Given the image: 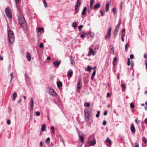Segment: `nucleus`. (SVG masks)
I'll use <instances>...</instances> for the list:
<instances>
[{
    "label": "nucleus",
    "mask_w": 147,
    "mask_h": 147,
    "mask_svg": "<svg viewBox=\"0 0 147 147\" xmlns=\"http://www.w3.org/2000/svg\"><path fill=\"white\" fill-rule=\"evenodd\" d=\"M19 21L20 24L22 28L26 30L27 28V25L24 16L21 15L19 17Z\"/></svg>",
    "instance_id": "obj_1"
},
{
    "label": "nucleus",
    "mask_w": 147,
    "mask_h": 147,
    "mask_svg": "<svg viewBox=\"0 0 147 147\" xmlns=\"http://www.w3.org/2000/svg\"><path fill=\"white\" fill-rule=\"evenodd\" d=\"M8 40L9 42L13 43L14 42V35L13 32L10 30L8 31Z\"/></svg>",
    "instance_id": "obj_2"
},
{
    "label": "nucleus",
    "mask_w": 147,
    "mask_h": 147,
    "mask_svg": "<svg viewBox=\"0 0 147 147\" xmlns=\"http://www.w3.org/2000/svg\"><path fill=\"white\" fill-rule=\"evenodd\" d=\"M78 135L79 139L80 140L79 146L81 147L82 145V143L83 142L84 139V136L82 133H80V131L78 130Z\"/></svg>",
    "instance_id": "obj_3"
},
{
    "label": "nucleus",
    "mask_w": 147,
    "mask_h": 147,
    "mask_svg": "<svg viewBox=\"0 0 147 147\" xmlns=\"http://www.w3.org/2000/svg\"><path fill=\"white\" fill-rule=\"evenodd\" d=\"M85 117L86 120L88 121L90 120V117L91 115V113L89 112L88 110L84 111Z\"/></svg>",
    "instance_id": "obj_4"
},
{
    "label": "nucleus",
    "mask_w": 147,
    "mask_h": 147,
    "mask_svg": "<svg viewBox=\"0 0 147 147\" xmlns=\"http://www.w3.org/2000/svg\"><path fill=\"white\" fill-rule=\"evenodd\" d=\"M48 89H49V92L50 94L54 96H56L57 95V93L53 88H49Z\"/></svg>",
    "instance_id": "obj_5"
},
{
    "label": "nucleus",
    "mask_w": 147,
    "mask_h": 147,
    "mask_svg": "<svg viewBox=\"0 0 147 147\" xmlns=\"http://www.w3.org/2000/svg\"><path fill=\"white\" fill-rule=\"evenodd\" d=\"M5 13L6 15L9 18H11L12 17L11 11L9 8H7L5 9Z\"/></svg>",
    "instance_id": "obj_6"
},
{
    "label": "nucleus",
    "mask_w": 147,
    "mask_h": 147,
    "mask_svg": "<svg viewBox=\"0 0 147 147\" xmlns=\"http://www.w3.org/2000/svg\"><path fill=\"white\" fill-rule=\"evenodd\" d=\"M81 0H77L76 4L75 6V9L76 12L77 13H78V7L80 6L81 4Z\"/></svg>",
    "instance_id": "obj_7"
},
{
    "label": "nucleus",
    "mask_w": 147,
    "mask_h": 147,
    "mask_svg": "<svg viewBox=\"0 0 147 147\" xmlns=\"http://www.w3.org/2000/svg\"><path fill=\"white\" fill-rule=\"evenodd\" d=\"M111 30L112 28L111 27H110L107 32V34L105 36V38H109L111 36Z\"/></svg>",
    "instance_id": "obj_8"
},
{
    "label": "nucleus",
    "mask_w": 147,
    "mask_h": 147,
    "mask_svg": "<svg viewBox=\"0 0 147 147\" xmlns=\"http://www.w3.org/2000/svg\"><path fill=\"white\" fill-rule=\"evenodd\" d=\"M96 140L95 139L92 140L88 142V144L90 146H93L95 145L96 144Z\"/></svg>",
    "instance_id": "obj_9"
},
{
    "label": "nucleus",
    "mask_w": 147,
    "mask_h": 147,
    "mask_svg": "<svg viewBox=\"0 0 147 147\" xmlns=\"http://www.w3.org/2000/svg\"><path fill=\"white\" fill-rule=\"evenodd\" d=\"M82 86V82L80 80H79L78 81L77 84V89L78 91L79 92L80 91L78 90V89H80Z\"/></svg>",
    "instance_id": "obj_10"
},
{
    "label": "nucleus",
    "mask_w": 147,
    "mask_h": 147,
    "mask_svg": "<svg viewBox=\"0 0 147 147\" xmlns=\"http://www.w3.org/2000/svg\"><path fill=\"white\" fill-rule=\"evenodd\" d=\"M34 100L33 99L32 97L31 98V105H30V110L32 111L33 110V107L34 106Z\"/></svg>",
    "instance_id": "obj_11"
},
{
    "label": "nucleus",
    "mask_w": 147,
    "mask_h": 147,
    "mask_svg": "<svg viewBox=\"0 0 147 147\" xmlns=\"http://www.w3.org/2000/svg\"><path fill=\"white\" fill-rule=\"evenodd\" d=\"M89 50L90 53L88 54L90 56V53H91L92 55H95V52L93 50V49L91 47H90Z\"/></svg>",
    "instance_id": "obj_12"
},
{
    "label": "nucleus",
    "mask_w": 147,
    "mask_h": 147,
    "mask_svg": "<svg viewBox=\"0 0 147 147\" xmlns=\"http://www.w3.org/2000/svg\"><path fill=\"white\" fill-rule=\"evenodd\" d=\"M131 129L133 133H135L136 131L135 128L134 127V125L132 124L131 125Z\"/></svg>",
    "instance_id": "obj_13"
},
{
    "label": "nucleus",
    "mask_w": 147,
    "mask_h": 147,
    "mask_svg": "<svg viewBox=\"0 0 147 147\" xmlns=\"http://www.w3.org/2000/svg\"><path fill=\"white\" fill-rule=\"evenodd\" d=\"M26 57L27 58L29 61H30L31 60V56L27 52Z\"/></svg>",
    "instance_id": "obj_14"
},
{
    "label": "nucleus",
    "mask_w": 147,
    "mask_h": 147,
    "mask_svg": "<svg viewBox=\"0 0 147 147\" xmlns=\"http://www.w3.org/2000/svg\"><path fill=\"white\" fill-rule=\"evenodd\" d=\"M44 28H38V35H40L42 33L41 31L43 32Z\"/></svg>",
    "instance_id": "obj_15"
},
{
    "label": "nucleus",
    "mask_w": 147,
    "mask_h": 147,
    "mask_svg": "<svg viewBox=\"0 0 147 147\" xmlns=\"http://www.w3.org/2000/svg\"><path fill=\"white\" fill-rule=\"evenodd\" d=\"M73 71L71 69H69V70L67 76H68L71 77L72 76Z\"/></svg>",
    "instance_id": "obj_16"
},
{
    "label": "nucleus",
    "mask_w": 147,
    "mask_h": 147,
    "mask_svg": "<svg viewBox=\"0 0 147 147\" xmlns=\"http://www.w3.org/2000/svg\"><path fill=\"white\" fill-rule=\"evenodd\" d=\"M57 84L59 88H60V87H62V82L60 81H58L57 82Z\"/></svg>",
    "instance_id": "obj_17"
},
{
    "label": "nucleus",
    "mask_w": 147,
    "mask_h": 147,
    "mask_svg": "<svg viewBox=\"0 0 147 147\" xmlns=\"http://www.w3.org/2000/svg\"><path fill=\"white\" fill-rule=\"evenodd\" d=\"M87 10V7H85L83 9L82 12V15H84L86 13Z\"/></svg>",
    "instance_id": "obj_18"
},
{
    "label": "nucleus",
    "mask_w": 147,
    "mask_h": 147,
    "mask_svg": "<svg viewBox=\"0 0 147 147\" xmlns=\"http://www.w3.org/2000/svg\"><path fill=\"white\" fill-rule=\"evenodd\" d=\"M100 6V4L99 3H98L95 4L94 5V8L97 9L99 8Z\"/></svg>",
    "instance_id": "obj_19"
},
{
    "label": "nucleus",
    "mask_w": 147,
    "mask_h": 147,
    "mask_svg": "<svg viewBox=\"0 0 147 147\" xmlns=\"http://www.w3.org/2000/svg\"><path fill=\"white\" fill-rule=\"evenodd\" d=\"M109 2L107 3L106 5V10L108 12L109 10Z\"/></svg>",
    "instance_id": "obj_20"
},
{
    "label": "nucleus",
    "mask_w": 147,
    "mask_h": 147,
    "mask_svg": "<svg viewBox=\"0 0 147 147\" xmlns=\"http://www.w3.org/2000/svg\"><path fill=\"white\" fill-rule=\"evenodd\" d=\"M61 62L60 61L59 62L55 61L54 62V65L55 66H58L60 64Z\"/></svg>",
    "instance_id": "obj_21"
},
{
    "label": "nucleus",
    "mask_w": 147,
    "mask_h": 147,
    "mask_svg": "<svg viewBox=\"0 0 147 147\" xmlns=\"http://www.w3.org/2000/svg\"><path fill=\"white\" fill-rule=\"evenodd\" d=\"M17 96V94L16 92H14L13 94V98L12 100H14L16 99V98Z\"/></svg>",
    "instance_id": "obj_22"
},
{
    "label": "nucleus",
    "mask_w": 147,
    "mask_h": 147,
    "mask_svg": "<svg viewBox=\"0 0 147 147\" xmlns=\"http://www.w3.org/2000/svg\"><path fill=\"white\" fill-rule=\"evenodd\" d=\"M96 71L95 70H94L93 73H92V76L91 77V79L93 80L94 79V77L95 75Z\"/></svg>",
    "instance_id": "obj_23"
},
{
    "label": "nucleus",
    "mask_w": 147,
    "mask_h": 147,
    "mask_svg": "<svg viewBox=\"0 0 147 147\" xmlns=\"http://www.w3.org/2000/svg\"><path fill=\"white\" fill-rule=\"evenodd\" d=\"M117 58L116 57H115L113 59V64L114 65H115L117 64Z\"/></svg>",
    "instance_id": "obj_24"
},
{
    "label": "nucleus",
    "mask_w": 147,
    "mask_h": 147,
    "mask_svg": "<svg viewBox=\"0 0 147 147\" xmlns=\"http://www.w3.org/2000/svg\"><path fill=\"white\" fill-rule=\"evenodd\" d=\"M46 129V127L45 125L44 124L42 125L41 126V131H45Z\"/></svg>",
    "instance_id": "obj_25"
},
{
    "label": "nucleus",
    "mask_w": 147,
    "mask_h": 147,
    "mask_svg": "<svg viewBox=\"0 0 147 147\" xmlns=\"http://www.w3.org/2000/svg\"><path fill=\"white\" fill-rule=\"evenodd\" d=\"M142 140L144 142V143L146 144V145H147V140L146 139L145 137H143L142 138Z\"/></svg>",
    "instance_id": "obj_26"
},
{
    "label": "nucleus",
    "mask_w": 147,
    "mask_h": 147,
    "mask_svg": "<svg viewBox=\"0 0 147 147\" xmlns=\"http://www.w3.org/2000/svg\"><path fill=\"white\" fill-rule=\"evenodd\" d=\"M121 87H122V90L123 91H125V89H126V86L124 84H121Z\"/></svg>",
    "instance_id": "obj_27"
},
{
    "label": "nucleus",
    "mask_w": 147,
    "mask_h": 147,
    "mask_svg": "<svg viewBox=\"0 0 147 147\" xmlns=\"http://www.w3.org/2000/svg\"><path fill=\"white\" fill-rule=\"evenodd\" d=\"M51 129L52 130V131H51V132L52 134H53L55 133V131H54V127L53 126H51Z\"/></svg>",
    "instance_id": "obj_28"
},
{
    "label": "nucleus",
    "mask_w": 147,
    "mask_h": 147,
    "mask_svg": "<svg viewBox=\"0 0 147 147\" xmlns=\"http://www.w3.org/2000/svg\"><path fill=\"white\" fill-rule=\"evenodd\" d=\"M106 141L107 142L109 143L110 144H111V140L109 139V138H107L106 140Z\"/></svg>",
    "instance_id": "obj_29"
},
{
    "label": "nucleus",
    "mask_w": 147,
    "mask_h": 147,
    "mask_svg": "<svg viewBox=\"0 0 147 147\" xmlns=\"http://www.w3.org/2000/svg\"><path fill=\"white\" fill-rule=\"evenodd\" d=\"M94 1V0H90V7L91 8L93 4V3Z\"/></svg>",
    "instance_id": "obj_30"
},
{
    "label": "nucleus",
    "mask_w": 147,
    "mask_h": 147,
    "mask_svg": "<svg viewBox=\"0 0 147 147\" xmlns=\"http://www.w3.org/2000/svg\"><path fill=\"white\" fill-rule=\"evenodd\" d=\"M84 105L87 107H89L90 106V104L89 102H86L84 103Z\"/></svg>",
    "instance_id": "obj_31"
},
{
    "label": "nucleus",
    "mask_w": 147,
    "mask_h": 147,
    "mask_svg": "<svg viewBox=\"0 0 147 147\" xmlns=\"http://www.w3.org/2000/svg\"><path fill=\"white\" fill-rule=\"evenodd\" d=\"M43 2L44 4V7L46 8L47 7V3L46 2L45 0H43Z\"/></svg>",
    "instance_id": "obj_32"
},
{
    "label": "nucleus",
    "mask_w": 147,
    "mask_h": 147,
    "mask_svg": "<svg viewBox=\"0 0 147 147\" xmlns=\"http://www.w3.org/2000/svg\"><path fill=\"white\" fill-rule=\"evenodd\" d=\"M50 138H47L45 141V143H50Z\"/></svg>",
    "instance_id": "obj_33"
},
{
    "label": "nucleus",
    "mask_w": 147,
    "mask_h": 147,
    "mask_svg": "<svg viewBox=\"0 0 147 147\" xmlns=\"http://www.w3.org/2000/svg\"><path fill=\"white\" fill-rule=\"evenodd\" d=\"M76 23L75 22H73L72 24V26L75 27L76 26Z\"/></svg>",
    "instance_id": "obj_34"
},
{
    "label": "nucleus",
    "mask_w": 147,
    "mask_h": 147,
    "mask_svg": "<svg viewBox=\"0 0 147 147\" xmlns=\"http://www.w3.org/2000/svg\"><path fill=\"white\" fill-rule=\"evenodd\" d=\"M83 27V26L82 25H80L78 27V29H79V31H81V30H82L81 28Z\"/></svg>",
    "instance_id": "obj_35"
},
{
    "label": "nucleus",
    "mask_w": 147,
    "mask_h": 147,
    "mask_svg": "<svg viewBox=\"0 0 147 147\" xmlns=\"http://www.w3.org/2000/svg\"><path fill=\"white\" fill-rule=\"evenodd\" d=\"M118 32L117 31H115L114 34V36L115 37H116V36L117 34H118Z\"/></svg>",
    "instance_id": "obj_36"
},
{
    "label": "nucleus",
    "mask_w": 147,
    "mask_h": 147,
    "mask_svg": "<svg viewBox=\"0 0 147 147\" xmlns=\"http://www.w3.org/2000/svg\"><path fill=\"white\" fill-rule=\"evenodd\" d=\"M112 11L113 12L114 14L116 13V9L115 7L113 8L112 9Z\"/></svg>",
    "instance_id": "obj_37"
},
{
    "label": "nucleus",
    "mask_w": 147,
    "mask_h": 147,
    "mask_svg": "<svg viewBox=\"0 0 147 147\" xmlns=\"http://www.w3.org/2000/svg\"><path fill=\"white\" fill-rule=\"evenodd\" d=\"M10 76L11 77V78L10 80V83L11 82L12 79H13V73H11L10 74Z\"/></svg>",
    "instance_id": "obj_38"
},
{
    "label": "nucleus",
    "mask_w": 147,
    "mask_h": 147,
    "mask_svg": "<svg viewBox=\"0 0 147 147\" xmlns=\"http://www.w3.org/2000/svg\"><path fill=\"white\" fill-rule=\"evenodd\" d=\"M70 60L71 61V64L72 65L74 64L75 63V61L72 59H71Z\"/></svg>",
    "instance_id": "obj_39"
},
{
    "label": "nucleus",
    "mask_w": 147,
    "mask_h": 147,
    "mask_svg": "<svg viewBox=\"0 0 147 147\" xmlns=\"http://www.w3.org/2000/svg\"><path fill=\"white\" fill-rule=\"evenodd\" d=\"M87 71H90L91 70V69H92V68L90 67V66H89L87 68Z\"/></svg>",
    "instance_id": "obj_40"
},
{
    "label": "nucleus",
    "mask_w": 147,
    "mask_h": 147,
    "mask_svg": "<svg viewBox=\"0 0 147 147\" xmlns=\"http://www.w3.org/2000/svg\"><path fill=\"white\" fill-rule=\"evenodd\" d=\"M130 65V61L129 58H128L127 59V65L128 66Z\"/></svg>",
    "instance_id": "obj_41"
},
{
    "label": "nucleus",
    "mask_w": 147,
    "mask_h": 147,
    "mask_svg": "<svg viewBox=\"0 0 147 147\" xmlns=\"http://www.w3.org/2000/svg\"><path fill=\"white\" fill-rule=\"evenodd\" d=\"M36 114L37 116H39L40 115V113L38 111H36Z\"/></svg>",
    "instance_id": "obj_42"
},
{
    "label": "nucleus",
    "mask_w": 147,
    "mask_h": 147,
    "mask_svg": "<svg viewBox=\"0 0 147 147\" xmlns=\"http://www.w3.org/2000/svg\"><path fill=\"white\" fill-rule=\"evenodd\" d=\"M130 107L132 108L133 109L134 108V105L132 103H131L130 104Z\"/></svg>",
    "instance_id": "obj_43"
},
{
    "label": "nucleus",
    "mask_w": 147,
    "mask_h": 147,
    "mask_svg": "<svg viewBox=\"0 0 147 147\" xmlns=\"http://www.w3.org/2000/svg\"><path fill=\"white\" fill-rule=\"evenodd\" d=\"M121 25V22H120L119 23V24L116 26V27L119 29V28L120 27V25Z\"/></svg>",
    "instance_id": "obj_44"
},
{
    "label": "nucleus",
    "mask_w": 147,
    "mask_h": 147,
    "mask_svg": "<svg viewBox=\"0 0 147 147\" xmlns=\"http://www.w3.org/2000/svg\"><path fill=\"white\" fill-rule=\"evenodd\" d=\"M44 45L43 43H41L39 45V47L40 48H42L43 47Z\"/></svg>",
    "instance_id": "obj_45"
},
{
    "label": "nucleus",
    "mask_w": 147,
    "mask_h": 147,
    "mask_svg": "<svg viewBox=\"0 0 147 147\" xmlns=\"http://www.w3.org/2000/svg\"><path fill=\"white\" fill-rule=\"evenodd\" d=\"M20 0H15L16 3V4H18L19 3Z\"/></svg>",
    "instance_id": "obj_46"
},
{
    "label": "nucleus",
    "mask_w": 147,
    "mask_h": 147,
    "mask_svg": "<svg viewBox=\"0 0 147 147\" xmlns=\"http://www.w3.org/2000/svg\"><path fill=\"white\" fill-rule=\"evenodd\" d=\"M85 36V34L84 33H83L82 34L81 36V38H82L83 37H84Z\"/></svg>",
    "instance_id": "obj_47"
},
{
    "label": "nucleus",
    "mask_w": 147,
    "mask_h": 147,
    "mask_svg": "<svg viewBox=\"0 0 147 147\" xmlns=\"http://www.w3.org/2000/svg\"><path fill=\"white\" fill-rule=\"evenodd\" d=\"M7 124L8 125H9L11 123V122L8 119L7 121Z\"/></svg>",
    "instance_id": "obj_48"
},
{
    "label": "nucleus",
    "mask_w": 147,
    "mask_h": 147,
    "mask_svg": "<svg viewBox=\"0 0 147 147\" xmlns=\"http://www.w3.org/2000/svg\"><path fill=\"white\" fill-rule=\"evenodd\" d=\"M134 146L135 147H139L137 143H134Z\"/></svg>",
    "instance_id": "obj_49"
},
{
    "label": "nucleus",
    "mask_w": 147,
    "mask_h": 147,
    "mask_svg": "<svg viewBox=\"0 0 147 147\" xmlns=\"http://www.w3.org/2000/svg\"><path fill=\"white\" fill-rule=\"evenodd\" d=\"M114 48L113 47L111 49V51L112 52L113 54H114Z\"/></svg>",
    "instance_id": "obj_50"
},
{
    "label": "nucleus",
    "mask_w": 147,
    "mask_h": 147,
    "mask_svg": "<svg viewBox=\"0 0 147 147\" xmlns=\"http://www.w3.org/2000/svg\"><path fill=\"white\" fill-rule=\"evenodd\" d=\"M102 124L104 125H105L106 124V121L105 120L104 121Z\"/></svg>",
    "instance_id": "obj_51"
},
{
    "label": "nucleus",
    "mask_w": 147,
    "mask_h": 147,
    "mask_svg": "<svg viewBox=\"0 0 147 147\" xmlns=\"http://www.w3.org/2000/svg\"><path fill=\"white\" fill-rule=\"evenodd\" d=\"M134 58V55H130V58L131 59H133Z\"/></svg>",
    "instance_id": "obj_52"
},
{
    "label": "nucleus",
    "mask_w": 147,
    "mask_h": 147,
    "mask_svg": "<svg viewBox=\"0 0 147 147\" xmlns=\"http://www.w3.org/2000/svg\"><path fill=\"white\" fill-rule=\"evenodd\" d=\"M107 111H105L104 113V115L105 116L107 115Z\"/></svg>",
    "instance_id": "obj_53"
},
{
    "label": "nucleus",
    "mask_w": 147,
    "mask_h": 147,
    "mask_svg": "<svg viewBox=\"0 0 147 147\" xmlns=\"http://www.w3.org/2000/svg\"><path fill=\"white\" fill-rule=\"evenodd\" d=\"M123 2H121V9H122V7H123L122 5H123Z\"/></svg>",
    "instance_id": "obj_54"
},
{
    "label": "nucleus",
    "mask_w": 147,
    "mask_h": 147,
    "mask_svg": "<svg viewBox=\"0 0 147 147\" xmlns=\"http://www.w3.org/2000/svg\"><path fill=\"white\" fill-rule=\"evenodd\" d=\"M105 13V12H103L102 11L101 12V15L102 16H104Z\"/></svg>",
    "instance_id": "obj_55"
},
{
    "label": "nucleus",
    "mask_w": 147,
    "mask_h": 147,
    "mask_svg": "<svg viewBox=\"0 0 147 147\" xmlns=\"http://www.w3.org/2000/svg\"><path fill=\"white\" fill-rule=\"evenodd\" d=\"M110 96V94L109 93H107V97H109Z\"/></svg>",
    "instance_id": "obj_56"
},
{
    "label": "nucleus",
    "mask_w": 147,
    "mask_h": 147,
    "mask_svg": "<svg viewBox=\"0 0 147 147\" xmlns=\"http://www.w3.org/2000/svg\"><path fill=\"white\" fill-rule=\"evenodd\" d=\"M125 35V33H122L121 35V37H124Z\"/></svg>",
    "instance_id": "obj_57"
},
{
    "label": "nucleus",
    "mask_w": 147,
    "mask_h": 147,
    "mask_svg": "<svg viewBox=\"0 0 147 147\" xmlns=\"http://www.w3.org/2000/svg\"><path fill=\"white\" fill-rule=\"evenodd\" d=\"M144 58H147V55H146V54H144Z\"/></svg>",
    "instance_id": "obj_58"
},
{
    "label": "nucleus",
    "mask_w": 147,
    "mask_h": 147,
    "mask_svg": "<svg viewBox=\"0 0 147 147\" xmlns=\"http://www.w3.org/2000/svg\"><path fill=\"white\" fill-rule=\"evenodd\" d=\"M127 43H126L125 45V50L127 51Z\"/></svg>",
    "instance_id": "obj_59"
},
{
    "label": "nucleus",
    "mask_w": 147,
    "mask_h": 147,
    "mask_svg": "<svg viewBox=\"0 0 147 147\" xmlns=\"http://www.w3.org/2000/svg\"><path fill=\"white\" fill-rule=\"evenodd\" d=\"M99 114L97 113L96 114V116L97 117H98L99 116Z\"/></svg>",
    "instance_id": "obj_60"
},
{
    "label": "nucleus",
    "mask_w": 147,
    "mask_h": 147,
    "mask_svg": "<svg viewBox=\"0 0 147 147\" xmlns=\"http://www.w3.org/2000/svg\"><path fill=\"white\" fill-rule=\"evenodd\" d=\"M51 59V58L49 57H48L47 58V60H50Z\"/></svg>",
    "instance_id": "obj_61"
},
{
    "label": "nucleus",
    "mask_w": 147,
    "mask_h": 147,
    "mask_svg": "<svg viewBox=\"0 0 147 147\" xmlns=\"http://www.w3.org/2000/svg\"><path fill=\"white\" fill-rule=\"evenodd\" d=\"M40 145L41 146H42V141H41V142H40Z\"/></svg>",
    "instance_id": "obj_62"
},
{
    "label": "nucleus",
    "mask_w": 147,
    "mask_h": 147,
    "mask_svg": "<svg viewBox=\"0 0 147 147\" xmlns=\"http://www.w3.org/2000/svg\"><path fill=\"white\" fill-rule=\"evenodd\" d=\"M119 29L118 28H116V27L115 31L118 32V30H119Z\"/></svg>",
    "instance_id": "obj_63"
},
{
    "label": "nucleus",
    "mask_w": 147,
    "mask_h": 147,
    "mask_svg": "<svg viewBox=\"0 0 147 147\" xmlns=\"http://www.w3.org/2000/svg\"><path fill=\"white\" fill-rule=\"evenodd\" d=\"M3 59V58L0 55V61L2 60Z\"/></svg>",
    "instance_id": "obj_64"
}]
</instances>
